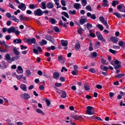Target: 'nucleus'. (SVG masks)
I'll return each mask as SVG.
<instances>
[{
  "label": "nucleus",
  "instance_id": "nucleus-1",
  "mask_svg": "<svg viewBox=\"0 0 125 125\" xmlns=\"http://www.w3.org/2000/svg\"><path fill=\"white\" fill-rule=\"evenodd\" d=\"M87 110L86 112L87 114L89 115H92L94 114L95 112L94 111V108L91 106H88L86 107Z\"/></svg>",
  "mask_w": 125,
  "mask_h": 125
},
{
  "label": "nucleus",
  "instance_id": "nucleus-2",
  "mask_svg": "<svg viewBox=\"0 0 125 125\" xmlns=\"http://www.w3.org/2000/svg\"><path fill=\"white\" fill-rule=\"evenodd\" d=\"M34 14L35 16H41L43 14V12L40 9H38L34 11Z\"/></svg>",
  "mask_w": 125,
  "mask_h": 125
},
{
  "label": "nucleus",
  "instance_id": "nucleus-3",
  "mask_svg": "<svg viewBox=\"0 0 125 125\" xmlns=\"http://www.w3.org/2000/svg\"><path fill=\"white\" fill-rule=\"evenodd\" d=\"M20 20L21 21H28L29 19L28 17L24 16L23 14H21L19 16Z\"/></svg>",
  "mask_w": 125,
  "mask_h": 125
},
{
  "label": "nucleus",
  "instance_id": "nucleus-4",
  "mask_svg": "<svg viewBox=\"0 0 125 125\" xmlns=\"http://www.w3.org/2000/svg\"><path fill=\"white\" fill-rule=\"evenodd\" d=\"M36 39L35 38H29L26 40V42L29 44L35 43L36 42Z\"/></svg>",
  "mask_w": 125,
  "mask_h": 125
},
{
  "label": "nucleus",
  "instance_id": "nucleus-5",
  "mask_svg": "<svg viewBox=\"0 0 125 125\" xmlns=\"http://www.w3.org/2000/svg\"><path fill=\"white\" fill-rule=\"evenodd\" d=\"M18 8L22 11H24L26 8L25 5L23 3H21L18 6Z\"/></svg>",
  "mask_w": 125,
  "mask_h": 125
},
{
  "label": "nucleus",
  "instance_id": "nucleus-6",
  "mask_svg": "<svg viewBox=\"0 0 125 125\" xmlns=\"http://www.w3.org/2000/svg\"><path fill=\"white\" fill-rule=\"evenodd\" d=\"M44 38L52 42H53V41L54 40L53 39L50 35H46L45 36Z\"/></svg>",
  "mask_w": 125,
  "mask_h": 125
},
{
  "label": "nucleus",
  "instance_id": "nucleus-7",
  "mask_svg": "<svg viewBox=\"0 0 125 125\" xmlns=\"http://www.w3.org/2000/svg\"><path fill=\"white\" fill-rule=\"evenodd\" d=\"M16 27L11 26L7 30V32L9 33L11 32H14L15 31V28Z\"/></svg>",
  "mask_w": 125,
  "mask_h": 125
},
{
  "label": "nucleus",
  "instance_id": "nucleus-8",
  "mask_svg": "<svg viewBox=\"0 0 125 125\" xmlns=\"http://www.w3.org/2000/svg\"><path fill=\"white\" fill-rule=\"evenodd\" d=\"M110 39L111 41L114 43H117L118 41V39L116 37H111Z\"/></svg>",
  "mask_w": 125,
  "mask_h": 125
},
{
  "label": "nucleus",
  "instance_id": "nucleus-9",
  "mask_svg": "<svg viewBox=\"0 0 125 125\" xmlns=\"http://www.w3.org/2000/svg\"><path fill=\"white\" fill-rule=\"evenodd\" d=\"M96 35L97 36L98 39L101 40V39L103 37L102 35L98 32H96Z\"/></svg>",
  "mask_w": 125,
  "mask_h": 125
},
{
  "label": "nucleus",
  "instance_id": "nucleus-10",
  "mask_svg": "<svg viewBox=\"0 0 125 125\" xmlns=\"http://www.w3.org/2000/svg\"><path fill=\"white\" fill-rule=\"evenodd\" d=\"M49 21L52 24H54L56 23V21L53 18H50L49 19Z\"/></svg>",
  "mask_w": 125,
  "mask_h": 125
},
{
  "label": "nucleus",
  "instance_id": "nucleus-11",
  "mask_svg": "<svg viewBox=\"0 0 125 125\" xmlns=\"http://www.w3.org/2000/svg\"><path fill=\"white\" fill-rule=\"evenodd\" d=\"M73 6L75 8L78 10L81 8V5L80 4L76 3L74 4Z\"/></svg>",
  "mask_w": 125,
  "mask_h": 125
},
{
  "label": "nucleus",
  "instance_id": "nucleus-12",
  "mask_svg": "<svg viewBox=\"0 0 125 125\" xmlns=\"http://www.w3.org/2000/svg\"><path fill=\"white\" fill-rule=\"evenodd\" d=\"M46 2L45 1L42 2L41 3V8L43 9H45L46 8Z\"/></svg>",
  "mask_w": 125,
  "mask_h": 125
},
{
  "label": "nucleus",
  "instance_id": "nucleus-13",
  "mask_svg": "<svg viewBox=\"0 0 125 125\" xmlns=\"http://www.w3.org/2000/svg\"><path fill=\"white\" fill-rule=\"evenodd\" d=\"M73 118L77 120H82L83 119L81 116H77L76 115H74L73 116Z\"/></svg>",
  "mask_w": 125,
  "mask_h": 125
},
{
  "label": "nucleus",
  "instance_id": "nucleus-14",
  "mask_svg": "<svg viewBox=\"0 0 125 125\" xmlns=\"http://www.w3.org/2000/svg\"><path fill=\"white\" fill-rule=\"evenodd\" d=\"M61 42L62 45L63 46H66L67 45L68 42L67 41L62 40L61 41Z\"/></svg>",
  "mask_w": 125,
  "mask_h": 125
},
{
  "label": "nucleus",
  "instance_id": "nucleus-15",
  "mask_svg": "<svg viewBox=\"0 0 125 125\" xmlns=\"http://www.w3.org/2000/svg\"><path fill=\"white\" fill-rule=\"evenodd\" d=\"M10 19L13 20L15 22L18 23L19 22V20L14 15L11 16Z\"/></svg>",
  "mask_w": 125,
  "mask_h": 125
},
{
  "label": "nucleus",
  "instance_id": "nucleus-16",
  "mask_svg": "<svg viewBox=\"0 0 125 125\" xmlns=\"http://www.w3.org/2000/svg\"><path fill=\"white\" fill-rule=\"evenodd\" d=\"M21 88L24 91H26L27 87L26 85L24 84H21L20 86Z\"/></svg>",
  "mask_w": 125,
  "mask_h": 125
},
{
  "label": "nucleus",
  "instance_id": "nucleus-17",
  "mask_svg": "<svg viewBox=\"0 0 125 125\" xmlns=\"http://www.w3.org/2000/svg\"><path fill=\"white\" fill-rule=\"evenodd\" d=\"M58 61L61 63H63L64 61L63 59L62 56L61 55L59 56L58 57Z\"/></svg>",
  "mask_w": 125,
  "mask_h": 125
},
{
  "label": "nucleus",
  "instance_id": "nucleus-18",
  "mask_svg": "<svg viewBox=\"0 0 125 125\" xmlns=\"http://www.w3.org/2000/svg\"><path fill=\"white\" fill-rule=\"evenodd\" d=\"M46 6L48 8L52 9L53 7L54 6L51 2H49L47 4Z\"/></svg>",
  "mask_w": 125,
  "mask_h": 125
},
{
  "label": "nucleus",
  "instance_id": "nucleus-19",
  "mask_svg": "<svg viewBox=\"0 0 125 125\" xmlns=\"http://www.w3.org/2000/svg\"><path fill=\"white\" fill-rule=\"evenodd\" d=\"M5 57L6 59L5 60L7 61L8 60V62H9V61L11 60V59L10 54L8 53L5 55Z\"/></svg>",
  "mask_w": 125,
  "mask_h": 125
},
{
  "label": "nucleus",
  "instance_id": "nucleus-20",
  "mask_svg": "<svg viewBox=\"0 0 125 125\" xmlns=\"http://www.w3.org/2000/svg\"><path fill=\"white\" fill-rule=\"evenodd\" d=\"M61 91L62 92V94L61 95V97L62 98H64L66 97V94L65 92L63 91Z\"/></svg>",
  "mask_w": 125,
  "mask_h": 125
},
{
  "label": "nucleus",
  "instance_id": "nucleus-21",
  "mask_svg": "<svg viewBox=\"0 0 125 125\" xmlns=\"http://www.w3.org/2000/svg\"><path fill=\"white\" fill-rule=\"evenodd\" d=\"M87 22V20L85 19H81L80 21V22L82 25H83Z\"/></svg>",
  "mask_w": 125,
  "mask_h": 125
},
{
  "label": "nucleus",
  "instance_id": "nucleus-22",
  "mask_svg": "<svg viewBox=\"0 0 125 125\" xmlns=\"http://www.w3.org/2000/svg\"><path fill=\"white\" fill-rule=\"evenodd\" d=\"M24 98L25 99H28L30 97L29 95L25 93L22 94Z\"/></svg>",
  "mask_w": 125,
  "mask_h": 125
},
{
  "label": "nucleus",
  "instance_id": "nucleus-23",
  "mask_svg": "<svg viewBox=\"0 0 125 125\" xmlns=\"http://www.w3.org/2000/svg\"><path fill=\"white\" fill-rule=\"evenodd\" d=\"M59 74L57 72L54 73L53 74V77L55 79L58 78L59 76Z\"/></svg>",
  "mask_w": 125,
  "mask_h": 125
},
{
  "label": "nucleus",
  "instance_id": "nucleus-24",
  "mask_svg": "<svg viewBox=\"0 0 125 125\" xmlns=\"http://www.w3.org/2000/svg\"><path fill=\"white\" fill-rule=\"evenodd\" d=\"M40 44L42 46H43L44 44H46L47 43V41L44 39H43L42 42H39Z\"/></svg>",
  "mask_w": 125,
  "mask_h": 125
},
{
  "label": "nucleus",
  "instance_id": "nucleus-25",
  "mask_svg": "<svg viewBox=\"0 0 125 125\" xmlns=\"http://www.w3.org/2000/svg\"><path fill=\"white\" fill-rule=\"evenodd\" d=\"M13 42L14 43H20L21 42V41L20 39H16L14 40Z\"/></svg>",
  "mask_w": 125,
  "mask_h": 125
},
{
  "label": "nucleus",
  "instance_id": "nucleus-26",
  "mask_svg": "<svg viewBox=\"0 0 125 125\" xmlns=\"http://www.w3.org/2000/svg\"><path fill=\"white\" fill-rule=\"evenodd\" d=\"M37 5L36 4L34 5V4H31L29 5V8L31 9H35L36 8V6Z\"/></svg>",
  "mask_w": 125,
  "mask_h": 125
},
{
  "label": "nucleus",
  "instance_id": "nucleus-27",
  "mask_svg": "<svg viewBox=\"0 0 125 125\" xmlns=\"http://www.w3.org/2000/svg\"><path fill=\"white\" fill-rule=\"evenodd\" d=\"M62 15H64L66 18H69V17L68 13L65 12L63 11L61 12Z\"/></svg>",
  "mask_w": 125,
  "mask_h": 125
},
{
  "label": "nucleus",
  "instance_id": "nucleus-28",
  "mask_svg": "<svg viewBox=\"0 0 125 125\" xmlns=\"http://www.w3.org/2000/svg\"><path fill=\"white\" fill-rule=\"evenodd\" d=\"M91 54V57L92 58L93 57H96L97 56V53L95 52H94L92 53L90 52Z\"/></svg>",
  "mask_w": 125,
  "mask_h": 125
},
{
  "label": "nucleus",
  "instance_id": "nucleus-29",
  "mask_svg": "<svg viewBox=\"0 0 125 125\" xmlns=\"http://www.w3.org/2000/svg\"><path fill=\"white\" fill-rule=\"evenodd\" d=\"M13 50L14 53L16 55H18L20 54V52L16 49L13 48Z\"/></svg>",
  "mask_w": 125,
  "mask_h": 125
},
{
  "label": "nucleus",
  "instance_id": "nucleus-30",
  "mask_svg": "<svg viewBox=\"0 0 125 125\" xmlns=\"http://www.w3.org/2000/svg\"><path fill=\"white\" fill-rule=\"evenodd\" d=\"M101 69L103 70H107L108 69V68L107 67L104 66L103 65H101L100 66Z\"/></svg>",
  "mask_w": 125,
  "mask_h": 125
},
{
  "label": "nucleus",
  "instance_id": "nucleus-31",
  "mask_svg": "<svg viewBox=\"0 0 125 125\" xmlns=\"http://www.w3.org/2000/svg\"><path fill=\"white\" fill-rule=\"evenodd\" d=\"M75 48L77 49H78L80 47V44L79 42H76L75 45Z\"/></svg>",
  "mask_w": 125,
  "mask_h": 125
},
{
  "label": "nucleus",
  "instance_id": "nucleus-32",
  "mask_svg": "<svg viewBox=\"0 0 125 125\" xmlns=\"http://www.w3.org/2000/svg\"><path fill=\"white\" fill-rule=\"evenodd\" d=\"M36 111L38 113L42 114L43 115H44L45 114L44 113V112H43L40 109H36Z\"/></svg>",
  "mask_w": 125,
  "mask_h": 125
},
{
  "label": "nucleus",
  "instance_id": "nucleus-33",
  "mask_svg": "<svg viewBox=\"0 0 125 125\" xmlns=\"http://www.w3.org/2000/svg\"><path fill=\"white\" fill-rule=\"evenodd\" d=\"M119 4L118 1L117 0H113V1L112 5L113 6L115 7Z\"/></svg>",
  "mask_w": 125,
  "mask_h": 125
},
{
  "label": "nucleus",
  "instance_id": "nucleus-34",
  "mask_svg": "<svg viewBox=\"0 0 125 125\" xmlns=\"http://www.w3.org/2000/svg\"><path fill=\"white\" fill-rule=\"evenodd\" d=\"M99 19L100 20L103 24H104L105 22H106V21L105 20L104 18L103 17H100L99 18Z\"/></svg>",
  "mask_w": 125,
  "mask_h": 125
},
{
  "label": "nucleus",
  "instance_id": "nucleus-35",
  "mask_svg": "<svg viewBox=\"0 0 125 125\" xmlns=\"http://www.w3.org/2000/svg\"><path fill=\"white\" fill-rule=\"evenodd\" d=\"M125 75V73H122L118 74L117 75H116L115 76V77L117 78H120L122 77H123Z\"/></svg>",
  "mask_w": 125,
  "mask_h": 125
},
{
  "label": "nucleus",
  "instance_id": "nucleus-36",
  "mask_svg": "<svg viewBox=\"0 0 125 125\" xmlns=\"http://www.w3.org/2000/svg\"><path fill=\"white\" fill-rule=\"evenodd\" d=\"M97 27H98L101 31H102L103 30L104 27L101 24H98L97 25Z\"/></svg>",
  "mask_w": 125,
  "mask_h": 125
},
{
  "label": "nucleus",
  "instance_id": "nucleus-37",
  "mask_svg": "<svg viewBox=\"0 0 125 125\" xmlns=\"http://www.w3.org/2000/svg\"><path fill=\"white\" fill-rule=\"evenodd\" d=\"M118 45L121 46L124 45L125 47V42L123 41H120L119 42Z\"/></svg>",
  "mask_w": 125,
  "mask_h": 125
},
{
  "label": "nucleus",
  "instance_id": "nucleus-38",
  "mask_svg": "<svg viewBox=\"0 0 125 125\" xmlns=\"http://www.w3.org/2000/svg\"><path fill=\"white\" fill-rule=\"evenodd\" d=\"M84 88L85 90L87 91L89 90L90 89L89 86L87 85V84L85 83L84 84Z\"/></svg>",
  "mask_w": 125,
  "mask_h": 125
},
{
  "label": "nucleus",
  "instance_id": "nucleus-39",
  "mask_svg": "<svg viewBox=\"0 0 125 125\" xmlns=\"http://www.w3.org/2000/svg\"><path fill=\"white\" fill-rule=\"evenodd\" d=\"M114 15H115L117 16L118 18H122V17L121 16L120 14L118 12H115L113 13Z\"/></svg>",
  "mask_w": 125,
  "mask_h": 125
},
{
  "label": "nucleus",
  "instance_id": "nucleus-40",
  "mask_svg": "<svg viewBox=\"0 0 125 125\" xmlns=\"http://www.w3.org/2000/svg\"><path fill=\"white\" fill-rule=\"evenodd\" d=\"M19 58V56H16L14 57H12L11 59V60L12 61H14L15 60H17Z\"/></svg>",
  "mask_w": 125,
  "mask_h": 125
},
{
  "label": "nucleus",
  "instance_id": "nucleus-41",
  "mask_svg": "<svg viewBox=\"0 0 125 125\" xmlns=\"http://www.w3.org/2000/svg\"><path fill=\"white\" fill-rule=\"evenodd\" d=\"M82 4L83 6H85L87 4V1L86 0H82Z\"/></svg>",
  "mask_w": 125,
  "mask_h": 125
},
{
  "label": "nucleus",
  "instance_id": "nucleus-42",
  "mask_svg": "<svg viewBox=\"0 0 125 125\" xmlns=\"http://www.w3.org/2000/svg\"><path fill=\"white\" fill-rule=\"evenodd\" d=\"M121 67V65L120 64H115L114 68L115 69H119Z\"/></svg>",
  "mask_w": 125,
  "mask_h": 125
},
{
  "label": "nucleus",
  "instance_id": "nucleus-43",
  "mask_svg": "<svg viewBox=\"0 0 125 125\" xmlns=\"http://www.w3.org/2000/svg\"><path fill=\"white\" fill-rule=\"evenodd\" d=\"M68 13L70 14H75L76 13V11L75 10H73V11L70 10L68 11Z\"/></svg>",
  "mask_w": 125,
  "mask_h": 125
},
{
  "label": "nucleus",
  "instance_id": "nucleus-44",
  "mask_svg": "<svg viewBox=\"0 0 125 125\" xmlns=\"http://www.w3.org/2000/svg\"><path fill=\"white\" fill-rule=\"evenodd\" d=\"M25 74L27 77H29L31 75V73L30 71H26Z\"/></svg>",
  "mask_w": 125,
  "mask_h": 125
},
{
  "label": "nucleus",
  "instance_id": "nucleus-45",
  "mask_svg": "<svg viewBox=\"0 0 125 125\" xmlns=\"http://www.w3.org/2000/svg\"><path fill=\"white\" fill-rule=\"evenodd\" d=\"M53 29L54 31L57 32H58L59 31V29L57 26H55L54 27Z\"/></svg>",
  "mask_w": 125,
  "mask_h": 125
},
{
  "label": "nucleus",
  "instance_id": "nucleus-46",
  "mask_svg": "<svg viewBox=\"0 0 125 125\" xmlns=\"http://www.w3.org/2000/svg\"><path fill=\"white\" fill-rule=\"evenodd\" d=\"M23 74H21L20 76L17 75L16 77L18 80L21 81L20 80L21 78L23 77Z\"/></svg>",
  "mask_w": 125,
  "mask_h": 125
},
{
  "label": "nucleus",
  "instance_id": "nucleus-47",
  "mask_svg": "<svg viewBox=\"0 0 125 125\" xmlns=\"http://www.w3.org/2000/svg\"><path fill=\"white\" fill-rule=\"evenodd\" d=\"M123 6V5H118L117 8L120 10H121L122 9Z\"/></svg>",
  "mask_w": 125,
  "mask_h": 125
},
{
  "label": "nucleus",
  "instance_id": "nucleus-48",
  "mask_svg": "<svg viewBox=\"0 0 125 125\" xmlns=\"http://www.w3.org/2000/svg\"><path fill=\"white\" fill-rule=\"evenodd\" d=\"M86 26L87 28L88 29L92 27V24L88 23H87Z\"/></svg>",
  "mask_w": 125,
  "mask_h": 125
},
{
  "label": "nucleus",
  "instance_id": "nucleus-49",
  "mask_svg": "<svg viewBox=\"0 0 125 125\" xmlns=\"http://www.w3.org/2000/svg\"><path fill=\"white\" fill-rule=\"evenodd\" d=\"M101 63L103 64H104L106 63V60L104 59L103 58H101Z\"/></svg>",
  "mask_w": 125,
  "mask_h": 125
},
{
  "label": "nucleus",
  "instance_id": "nucleus-50",
  "mask_svg": "<svg viewBox=\"0 0 125 125\" xmlns=\"http://www.w3.org/2000/svg\"><path fill=\"white\" fill-rule=\"evenodd\" d=\"M2 63L3 65V67L4 68H6L7 67V65H6V62L4 61H3L2 62Z\"/></svg>",
  "mask_w": 125,
  "mask_h": 125
},
{
  "label": "nucleus",
  "instance_id": "nucleus-51",
  "mask_svg": "<svg viewBox=\"0 0 125 125\" xmlns=\"http://www.w3.org/2000/svg\"><path fill=\"white\" fill-rule=\"evenodd\" d=\"M46 102L47 106H49L51 104V102L50 101H49L48 99H46Z\"/></svg>",
  "mask_w": 125,
  "mask_h": 125
},
{
  "label": "nucleus",
  "instance_id": "nucleus-52",
  "mask_svg": "<svg viewBox=\"0 0 125 125\" xmlns=\"http://www.w3.org/2000/svg\"><path fill=\"white\" fill-rule=\"evenodd\" d=\"M55 86L56 87H59L62 85V84L61 83H56L55 84Z\"/></svg>",
  "mask_w": 125,
  "mask_h": 125
},
{
  "label": "nucleus",
  "instance_id": "nucleus-53",
  "mask_svg": "<svg viewBox=\"0 0 125 125\" xmlns=\"http://www.w3.org/2000/svg\"><path fill=\"white\" fill-rule=\"evenodd\" d=\"M86 10H88L89 11H91L92 10V9L91 7L89 6H87L86 7Z\"/></svg>",
  "mask_w": 125,
  "mask_h": 125
},
{
  "label": "nucleus",
  "instance_id": "nucleus-54",
  "mask_svg": "<svg viewBox=\"0 0 125 125\" xmlns=\"http://www.w3.org/2000/svg\"><path fill=\"white\" fill-rule=\"evenodd\" d=\"M96 88L98 89H101L102 88V86L101 85L99 84H97L96 86Z\"/></svg>",
  "mask_w": 125,
  "mask_h": 125
},
{
  "label": "nucleus",
  "instance_id": "nucleus-55",
  "mask_svg": "<svg viewBox=\"0 0 125 125\" xmlns=\"http://www.w3.org/2000/svg\"><path fill=\"white\" fill-rule=\"evenodd\" d=\"M21 47V49L22 50L23 49H25L27 48V47L26 46H24L23 45H21L20 46Z\"/></svg>",
  "mask_w": 125,
  "mask_h": 125
},
{
  "label": "nucleus",
  "instance_id": "nucleus-56",
  "mask_svg": "<svg viewBox=\"0 0 125 125\" xmlns=\"http://www.w3.org/2000/svg\"><path fill=\"white\" fill-rule=\"evenodd\" d=\"M61 2L62 5L63 6H65L66 5L65 3V1L64 0H61Z\"/></svg>",
  "mask_w": 125,
  "mask_h": 125
},
{
  "label": "nucleus",
  "instance_id": "nucleus-57",
  "mask_svg": "<svg viewBox=\"0 0 125 125\" xmlns=\"http://www.w3.org/2000/svg\"><path fill=\"white\" fill-rule=\"evenodd\" d=\"M33 51L34 53L37 54H38V50L35 49H33Z\"/></svg>",
  "mask_w": 125,
  "mask_h": 125
},
{
  "label": "nucleus",
  "instance_id": "nucleus-58",
  "mask_svg": "<svg viewBox=\"0 0 125 125\" xmlns=\"http://www.w3.org/2000/svg\"><path fill=\"white\" fill-rule=\"evenodd\" d=\"M109 50L110 52L114 54L116 52V51H115L114 50L112 49H110Z\"/></svg>",
  "mask_w": 125,
  "mask_h": 125
},
{
  "label": "nucleus",
  "instance_id": "nucleus-59",
  "mask_svg": "<svg viewBox=\"0 0 125 125\" xmlns=\"http://www.w3.org/2000/svg\"><path fill=\"white\" fill-rule=\"evenodd\" d=\"M96 17L94 14H93L91 15V18L92 19L94 20L96 19Z\"/></svg>",
  "mask_w": 125,
  "mask_h": 125
},
{
  "label": "nucleus",
  "instance_id": "nucleus-60",
  "mask_svg": "<svg viewBox=\"0 0 125 125\" xmlns=\"http://www.w3.org/2000/svg\"><path fill=\"white\" fill-rule=\"evenodd\" d=\"M78 71H72V73L73 75H77V72Z\"/></svg>",
  "mask_w": 125,
  "mask_h": 125
},
{
  "label": "nucleus",
  "instance_id": "nucleus-61",
  "mask_svg": "<svg viewBox=\"0 0 125 125\" xmlns=\"http://www.w3.org/2000/svg\"><path fill=\"white\" fill-rule=\"evenodd\" d=\"M6 16L8 18H10L11 16V14L9 13H7L6 14Z\"/></svg>",
  "mask_w": 125,
  "mask_h": 125
},
{
  "label": "nucleus",
  "instance_id": "nucleus-62",
  "mask_svg": "<svg viewBox=\"0 0 125 125\" xmlns=\"http://www.w3.org/2000/svg\"><path fill=\"white\" fill-rule=\"evenodd\" d=\"M119 11L122 12H124L125 13V7L123 6L122 9L121 10H120Z\"/></svg>",
  "mask_w": 125,
  "mask_h": 125
},
{
  "label": "nucleus",
  "instance_id": "nucleus-63",
  "mask_svg": "<svg viewBox=\"0 0 125 125\" xmlns=\"http://www.w3.org/2000/svg\"><path fill=\"white\" fill-rule=\"evenodd\" d=\"M5 38L7 40H9L11 38L10 35H7L5 37Z\"/></svg>",
  "mask_w": 125,
  "mask_h": 125
},
{
  "label": "nucleus",
  "instance_id": "nucleus-64",
  "mask_svg": "<svg viewBox=\"0 0 125 125\" xmlns=\"http://www.w3.org/2000/svg\"><path fill=\"white\" fill-rule=\"evenodd\" d=\"M82 28L79 29L78 30V32L80 34H81L82 33Z\"/></svg>",
  "mask_w": 125,
  "mask_h": 125
}]
</instances>
